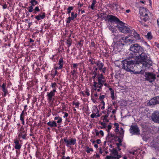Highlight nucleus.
<instances>
[{"mask_svg":"<svg viewBox=\"0 0 159 159\" xmlns=\"http://www.w3.org/2000/svg\"><path fill=\"white\" fill-rule=\"evenodd\" d=\"M89 61L90 62V63L92 64H93V60H92V59H89Z\"/></svg>","mask_w":159,"mask_h":159,"instance_id":"61","label":"nucleus"},{"mask_svg":"<svg viewBox=\"0 0 159 159\" xmlns=\"http://www.w3.org/2000/svg\"><path fill=\"white\" fill-rule=\"evenodd\" d=\"M68 19L70 20H73L74 19V18L73 17H69L68 18Z\"/></svg>","mask_w":159,"mask_h":159,"instance_id":"60","label":"nucleus"},{"mask_svg":"<svg viewBox=\"0 0 159 159\" xmlns=\"http://www.w3.org/2000/svg\"><path fill=\"white\" fill-rule=\"evenodd\" d=\"M139 57L141 60L140 65H142L143 68H145V69H146L152 66V61L151 60H147V57L145 53L142 52L139 54Z\"/></svg>","mask_w":159,"mask_h":159,"instance_id":"2","label":"nucleus"},{"mask_svg":"<svg viewBox=\"0 0 159 159\" xmlns=\"http://www.w3.org/2000/svg\"><path fill=\"white\" fill-rule=\"evenodd\" d=\"M45 17V13H43L42 15H41L40 14L37 16L35 17L36 19L38 20H39L41 19H43Z\"/></svg>","mask_w":159,"mask_h":159,"instance_id":"18","label":"nucleus"},{"mask_svg":"<svg viewBox=\"0 0 159 159\" xmlns=\"http://www.w3.org/2000/svg\"><path fill=\"white\" fill-rule=\"evenodd\" d=\"M103 73H105L106 70V68L105 67L102 68L101 70H100Z\"/></svg>","mask_w":159,"mask_h":159,"instance_id":"46","label":"nucleus"},{"mask_svg":"<svg viewBox=\"0 0 159 159\" xmlns=\"http://www.w3.org/2000/svg\"><path fill=\"white\" fill-rule=\"evenodd\" d=\"M19 137H22L24 139H25L26 133L23 128H21L20 130V133L19 135Z\"/></svg>","mask_w":159,"mask_h":159,"instance_id":"14","label":"nucleus"},{"mask_svg":"<svg viewBox=\"0 0 159 159\" xmlns=\"http://www.w3.org/2000/svg\"><path fill=\"white\" fill-rule=\"evenodd\" d=\"M108 135L109 136H110L111 137H114L115 134L111 133H109Z\"/></svg>","mask_w":159,"mask_h":159,"instance_id":"54","label":"nucleus"},{"mask_svg":"<svg viewBox=\"0 0 159 159\" xmlns=\"http://www.w3.org/2000/svg\"><path fill=\"white\" fill-rule=\"evenodd\" d=\"M104 82H101L100 83L98 82V86L97 87L99 88L100 89H101L102 88V86H103V84Z\"/></svg>","mask_w":159,"mask_h":159,"instance_id":"31","label":"nucleus"},{"mask_svg":"<svg viewBox=\"0 0 159 159\" xmlns=\"http://www.w3.org/2000/svg\"><path fill=\"white\" fill-rule=\"evenodd\" d=\"M71 17H73L74 18V19H75V16H74V12H72L71 13Z\"/></svg>","mask_w":159,"mask_h":159,"instance_id":"59","label":"nucleus"},{"mask_svg":"<svg viewBox=\"0 0 159 159\" xmlns=\"http://www.w3.org/2000/svg\"><path fill=\"white\" fill-rule=\"evenodd\" d=\"M74 104L76 107H78L79 106V102H76L74 103Z\"/></svg>","mask_w":159,"mask_h":159,"instance_id":"53","label":"nucleus"},{"mask_svg":"<svg viewBox=\"0 0 159 159\" xmlns=\"http://www.w3.org/2000/svg\"><path fill=\"white\" fill-rule=\"evenodd\" d=\"M156 98V101L157 104L159 103V96L155 97Z\"/></svg>","mask_w":159,"mask_h":159,"instance_id":"47","label":"nucleus"},{"mask_svg":"<svg viewBox=\"0 0 159 159\" xmlns=\"http://www.w3.org/2000/svg\"><path fill=\"white\" fill-rule=\"evenodd\" d=\"M29 10L28 11L29 12H31L33 11V7L31 6L30 7H29Z\"/></svg>","mask_w":159,"mask_h":159,"instance_id":"38","label":"nucleus"},{"mask_svg":"<svg viewBox=\"0 0 159 159\" xmlns=\"http://www.w3.org/2000/svg\"><path fill=\"white\" fill-rule=\"evenodd\" d=\"M85 93L88 96H89L90 95V93H89V92H88L87 91L85 92Z\"/></svg>","mask_w":159,"mask_h":159,"instance_id":"63","label":"nucleus"},{"mask_svg":"<svg viewBox=\"0 0 159 159\" xmlns=\"http://www.w3.org/2000/svg\"><path fill=\"white\" fill-rule=\"evenodd\" d=\"M105 98L104 95H102L100 96L99 97V99L101 101L103 100V99Z\"/></svg>","mask_w":159,"mask_h":159,"instance_id":"43","label":"nucleus"},{"mask_svg":"<svg viewBox=\"0 0 159 159\" xmlns=\"http://www.w3.org/2000/svg\"><path fill=\"white\" fill-rule=\"evenodd\" d=\"M113 158H114V157L110 156H107L105 158V159H112Z\"/></svg>","mask_w":159,"mask_h":159,"instance_id":"41","label":"nucleus"},{"mask_svg":"<svg viewBox=\"0 0 159 159\" xmlns=\"http://www.w3.org/2000/svg\"><path fill=\"white\" fill-rule=\"evenodd\" d=\"M135 40L134 39L132 40L129 39L127 36L126 37H122L120 39L119 41L117 42L114 45V48L115 49H118L121 48L125 44L122 43V42L126 44H130L134 42Z\"/></svg>","mask_w":159,"mask_h":159,"instance_id":"1","label":"nucleus"},{"mask_svg":"<svg viewBox=\"0 0 159 159\" xmlns=\"http://www.w3.org/2000/svg\"><path fill=\"white\" fill-rule=\"evenodd\" d=\"M64 141L66 143V145L69 147L71 145H74L76 143V140L75 139L71 138L70 139H67L66 138L64 139Z\"/></svg>","mask_w":159,"mask_h":159,"instance_id":"9","label":"nucleus"},{"mask_svg":"<svg viewBox=\"0 0 159 159\" xmlns=\"http://www.w3.org/2000/svg\"><path fill=\"white\" fill-rule=\"evenodd\" d=\"M92 75L93 76H92V78L93 79H94L97 76V73L96 71H94L92 73Z\"/></svg>","mask_w":159,"mask_h":159,"instance_id":"30","label":"nucleus"},{"mask_svg":"<svg viewBox=\"0 0 159 159\" xmlns=\"http://www.w3.org/2000/svg\"><path fill=\"white\" fill-rule=\"evenodd\" d=\"M149 103L151 105H155L157 104V101H156V98H154L153 99H151L149 101Z\"/></svg>","mask_w":159,"mask_h":159,"instance_id":"21","label":"nucleus"},{"mask_svg":"<svg viewBox=\"0 0 159 159\" xmlns=\"http://www.w3.org/2000/svg\"><path fill=\"white\" fill-rule=\"evenodd\" d=\"M107 19L108 21L111 22H119L120 21L115 16L111 15L107 16Z\"/></svg>","mask_w":159,"mask_h":159,"instance_id":"11","label":"nucleus"},{"mask_svg":"<svg viewBox=\"0 0 159 159\" xmlns=\"http://www.w3.org/2000/svg\"><path fill=\"white\" fill-rule=\"evenodd\" d=\"M145 76V80L150 83L154 81L156 79V75L152 72H146Z\"/></svg>","mask_w":159,"mask_h":159,"instance_id":"6","label":"nucleus"},{"mask_svg":"<svg viewBox=\"0 0 159 159\" xmlns=\"http://www.w3.org/2000/svg\"><path fill=\"white\" fill-rule=\"evenodd\" d=\"M56 92V89H53L52 91H51L49 93H48L47 96L48 97V99L49 101H53L54 98L53 97L55 95V93Z\"/></svg>","mask_w":159,"mask_h":159,"instance_id":"13","label":"nucleus"},{"mask_svg":"<svg viewBox=\"0 0 159 159\" xmlns=\"http://www.w3.org/2000/svg\"><path fill=\"white\" fill-rule=\"evenodd\" d=\"M47 124L48 126L52 128L55 127L57 126V123L55 121L52 122L50 121L49 122L47 123Z\"/></svg>","mask_w":159,"mask_h":159,"instance_id":"15","label":"nucleus"},{"mask_svg":"<svg viewBox=\"0 0 159 159\" xmlns=\"http://www.w3.org/2000/svg\"><path fill=\"white\" fill-rule=\"evenodd\" d=\"M34 10L35 11H39L40 10L39 8V7H36L35 8Z\"/></svg>","mask_w":159,"mask_h":159,"instance_id":"52","label":"nucleus"},{"mask_svg":"<svg viewBox=\"0 0 159 159\" xmlns=\"http://www.w3.org/2000/svg\"><path fill=\"white\" fill-rule=\"evenodd\" d=\"M149 13V11L146 8L143 7H141L139 9V13L141 16H147Z\"/></svg>","mask_w":159,"mask_h":159,"instance_id":"12","label":"nucleus"},{"mask_svg":"<svg viewBox=\"0 0 159 159\" xmlns=\"http://www.w3.org/2000/svg\"><path fill=\"white\" fill-rule=\"evenodd\" d=\"M93 149L92 148H88L87 149V150L86 151V152H87V153H89L90 152H92V151H93Z\"/></svg>","mask_w":159,"mask_h":159,"instance_id":"42","label":"nucleus"},{"mask_svg":"<svg viewBox=\"0 0 159 159\" xmlns=\"http://www.w3.org/2000/svg\"><path fill=\"white\" fill-rule=\"evenodd\" d=\"M141 49V47L137 43L132 44L130 48V50L133 53H139V54L140 53L139 51Z\"/></svg>","mask_w":159,"mask_h":159,"instance_id":"7","label":"nucleus"},{"mask_svg":"<svg viewBox=\"0 0 159 159\" xmlns=\"http://www.w3.org/2000/svg\"><path fill=\"white\" fill-rule=\"evenodd\" d=\"M121 129L122 131L120 132V137H122L124 135V131L123 130V129L122 128H121Z\"/></svg>","mask_w":159,"mask_h":159,"instance_id":"40","label":"nucleus"},{"mask_svg":"<svg viewBox=\"0 0 159 159\" xmlns=\"http://www.w3.org/2000/svg\"><path fill=\"white\" fill-rule=\"evenodd\" d=\"M77 70H76V69H74L73 70V71L71 72L72 75H74L75 73L77 71Z\"/></svg>","mask_w":159,"mask_h":159,"instance_id":"45","label":"nucleus"},{"mask_svg":"<svg viewBox=\"0 0 159 159\" xmlns=\"http://www.w3.org/2000/svg\"><path fill=\"white\" fill-rule=\"evenodd\" d=\"M108 128V129L109 130H110L111 129V125H108L107 126Z\"/></svg>","mask_w":159,"mask_h":159,"instance_id":"57","label":"nucleus"},{"mask_svg":"<svg viewBox=\"0 0 159 159\" xmlns=\"http://www.w3.org/2000/svg\"><path fill=\"white\" fill-rule=\"evenodd\" d=\"M60 65V66H59V67H58V69H60L62 68V66L63 65Z\"/></svg>","mask_w":159,"mask_h":159,"instance_id":"64","label":"nucleus"},{"mask_svg":"<svg viewBox=\"0 0 159 159\" xmlns=\"http://www.w3.org/2000/svg\"><path fill=\"white\" fill-rule=\"evenodd\" d=\"M73 9V7H69L67 9L68 13L69 14L71 10Z\"/></svg>","mask_w":159,"mask_h":159,"instance_id":"33","label":"nucleus"},{"mask_svg":"<svg viewBox=\"0 0 159 159\" xmlns=\"http://www.w3.org/2000/svg\"><path fill=\"white\" fill-rule=\"evenodd\" d=\"M95 132L96 133V136H98L99 134V133L98 132V131L97 129H95Z\"/></svg>","mask_w":159,"mask_h":159,"instance_id":"51","label":"nucleus"},{"mask_svg":"<svg viewBox=\"0 0 159 159\" xmlns=\"http://www.w3.org/2000/svg\"><path fill=\"white\" fill-rule=\"evenodd\" d=\"M30 2L31 4V6L33 7L39 3L38 2L36 1V0H31Z\"/></svg>","mask_w":159,"mask_h":159,"instance_id":"23","label":"nucleus"},{"mask_svg":"<svg viewBox=\"0 0 159 159\" xmlns=\"http://www.w3.org/2000/svg\"><path fill=\"white\" fill-rule=\"evenodd\" d=\"M151 118L154 122L159 123V111H154L152 115Z\"/></svg>","mask_w":159,"mask_h":159,"instance_id":"8","label":"nucleus"},{"mask_svg":"<svg viewBox=\"0 0 159 159\" xmlns=\"http://www.w3.org/2000/svg\"><path fill=\"white\" fill-rule=\"evenodd\" d=\"M100 124L101 125L103 126L102 127H101V129H102L103 128H106V125L105 123H103L102 122L100 123Z\"/></svg>","mask_w":159,"mask_h":159,"instance_id":"32","label":"nucleus"},{"mask_svg":"<svg viewBox=\"0 0 159 159\" xmlns=\"http://www.w3.org/2000/svg\"><path fill=\"white\" fill-rule=\"evenodd\" d=\"M133 35L134 38H135L136 39L138 40L140 39L139 34L136 32H134L133 34Z\"/></svg>","mask_w":159,"mask_h":159,"instance_id":"24","label":"nucleus"},{"mask_svg":"<svg viewBox=\"0 0 159 159\" xmlns=\"http://www.w3.org/2000/svg\"><path fill=\"white\" fill-rule=\"evenodd\" d=\"M115 125H117V126H116V128L115 129V131L116 132H117L119 130V129H118V128H119L118 124V123H115Z\"/></svg>","mask_w":159,"mask_h":159,"instance_id":"39","label":"nucleus"},{"mask_svg":"<svg viewBox=\"0 0 159 159\" xmlns=\"http://www.w3.org/2000/svg\"><path fill=\"white\" fill-rule=\"evenodd\" d=\"M66 43L67 44H69L68 47H69L71 45V43L69 40H67V41Z\"/></svg>","mask_w":159,"mask_h":159,"instance_id":"48","label":"nucleus"},{"mask_svg":"<svg viewBox=\"0 0 159 159\" xmlns=\"http://www.w3.org/2000/svg\"><path fill=\"white\" fill-rule=\"evenodd\" d=\"M96 65L98 68V69L100 70H101L103 66V64L102 63H101L100 62L95 63Z\"/></svg>","mask_w":159,"mask_h":159,"instance_id":"20","label":"nucleus"},{"mask_svg":"<svg viewBox=\"0 0 159 159\" xmlns=\"http://www.w3.org/2000/svg\"><path fill=\"white\" fill-rule=\"evenodd\" d=\"M52 88L54 89H56V87H57V86L56 84V83H53L52 84Z\"/></svg>","mask_w":159,"mask_h":159,"instance_id":"34","label":"nucleus"},{"mask_svg":"<svg viewBox=\"0 0 159 159\" xmlns=\"http://www.w3.org/2000/svg\"><path fill=\"white\" fill-rule=\"evenodd\" d=\"M98 83H100L101 82H104V80H102V79H103L104 78L103 77V76L102 74H101L100 75H99L98 76Z\"/></svg>","mask_w":159,"mask_h":159,"instance_id":"19","label":"nucleus"},{"mask_svg":"<svg viewBox=\"0 0 159 159\" xmlns=\"http://www.w3.org/2000/svg\"><path fill=\"white\" fill-rule=\"evenodd\" d=\"M24 111H22L21 114H20V120H21L22 121L23 123H24Z\"/></svg>","mask_w":159,"mask_h":159,"instance_id":"26","label":"nucleus"},{"mask_svg":"<svg viewBox=\"0 0 159 159\" xmlns=\"http://www.w3.org/2000/svg\"><path fill=\"white\" fill-rule=\"evenodd\" d=\"M96 2V0H93L91 6L90 7V8L92 10H93L94 9V7L95 4Z\"/></svg>","mask_w":159,"mask_h":159,"instance_id":"28","label":"nucleus"},{"mask_svg":"<svg viewBox=\"0 0 159 159\" xmlns=\"http://www.w3.org/2000/svg\"><path fill=\"white\" fill-rule=\"evenodd\" d=\"M63 61L62 58H60L59 59V64L63 65Z\"/></svg>","mask_w":159,"mask_h":159,"instance_id":"35","label":"nucleus"},{"mask_svg":"<svg viewBox=\"0 0 159 159\" xmlns=\"http://www.w3.org/2000/svg\"><path fill=\"white\" fill-rule=\"evenodd\" d=\"M108 115H105L104 116V118L103 119V120L104 122H109L108 120L107 119V117H108Z\"/></svg>","mask_w":159,"mask_h":159,"instance_id":"29","label":"nucleus"},{"mask_svg":"<svg viewBox=\"0 0 159 159\" xmlns=\"http://www.w3.org/2000/svg\"><path fill=\"white\" fill-rule=\"evenodd\" d=\"M142 65H140V63L136 65V66H135V67H134V70H133L131 71V72H132L134 74H143L145 70L146 69H145V68H142L143 69V71L140 67Z\"/></svg>","mask_w":159,"mask_h":159,"instance_id":"5","label":"nucleus"},{"mask_svg":"<svg viewBox=\"0 0 159 159\" xmlns=\"http://www.w3.org/2000/svg\"><path fill=\"white\" fill-rule=\"evenodd\" d=\"M15 145V148L16 149H19L21 148V146L19 144V142L18 140H15L14 142Z\"/></svg>","mask_w":159,"mask_h":159,"instance_id":"17","label":"nucleus"},{"mask_svg":"<svg viewBox=\"0 0 159 159\" xmlns=\"http://www.w3.org/2000/svg\"><path fill=\"white\" fill-rule=\"evenodd\" d=\"M142 20L144 22H146L149 19V16L148 15H147V16H143Z\"/></svg>","mask_w":159,"mask_h":159,"instance_id":"27","label":"nucleus"},{"mask_svg":"<svg viewBox=\"0 0 159 159\" xmlns=\"http://www.w3.org/2000/svg\"><path fill=\"white\" fill-rule=\"evenodd\" d=\"M140 22L141 23V24L143 25L146 27H147L148 25H147L145 24H143V23L141 21H140Z\"/></svg>","mask_w":159,"mask_h":159,"instance_id":"62","label":"nucleus"},{"mask_svg":"<svg viewBox=\"0 0 159 159\" xmlns=\"http://www.w3.org/2000/svg\"><path fill=\"white\" fill-rule=\"evenodd\" d=\"M112 152L115 156H117V157H114V158L115 159H119V158L121 157L120 155H118V152L116 150L114 149L112 150Z\"/></svg>","mask_w":159,"mask_h":159,"instance_id":"16","label":"nucleus"},{"mask_svg":"<svg viewBox=\"0 0 159 159\" xmlns=\"http://www.w3.org/2000/svg\"><path fill=\"white\" fill-rule=\"evenodd\" d=\"M99 133H100V134L102 136H103L104 133L102 130H100L99 132Z\"/></svg>","mask_w":159,"mask_h":159,"instance_id":"55","label":"nucleus"},{"mask_svg":"<svg viewBox=\"0 0 159 159\" xmlns=\"http://www.w3.org/2000/svg\"><path fill=\"white\" fill-rule=\"evenodd\" d=\"M78 66V64L77 63H74L73 64V69H76V70H77V67Z\"/></svg>","mask_w":159,"mask_h":159,"instance_id":"37","label":"nucleus"},{"mask_svg":"<svg viewBox=\"0 0 159 159\" xmlns=\"http://www.w3.org/2000/svg\"><path fill=\"white\" fill-rule=\"evenodd\" d=\"M90 116L92 118H93L95 117H96V115L95 113H93Z\"/></svg>","mask_w":159,"mask_h":159,"instance_id":"44","label":"nucleus"},{"mask_svg":"<svg viewBox=\"0 0 159 159\" xmlns=\"http://www.w3.org/2000/svg\"><path fill=\"white\" fill-rule=\"evenodd\" d=\"M68 114L67 113L65 112V115L64 116V117H67L68 116Z\"/></svg>","mask_w":159,"mask_h":159,"instance_id":"58","label":"nucleus"},{"mask_svg":"<svg viewBox=\"0 0 159 159\" xmlns=\"http://www.w3.org/2000/svg\"><path fill=\"white\" fill-rule=\"evenodd\" d=\"M111 97L112 100L114 99V92L113 91H111Z\"/></svg>","mask_w":159,"mask_h":159,"instance_id":"36","label":"nucleus"},{"mask_svg":"<svg viewBox=\"0 0 159 159\" xmlns=\"http://www.w3.org/2000/svg\"><path fill=\"white\" fill-rule=\"evenodd\" d=\"M118 141H119V143H117L116 144L118 146L119 145H121V141L120 139H118Z\"/></svg>","mask_w":159,"mask_h":159,"instance_id":"49","label":"nucleus"},{"mask_svg":"<svg viewBox=\"0 0 159 159\" xmlns=\"http://www.w3.org/2000/svg\"><path fill=\"white\" fill-rule=\"evenodd\" d=\"M62 120L61 118L60 117L57 121L58 123H60L62 122Z\"/></svg>","mask_w":159,"mask_h":159,"instance_id":"50","label":"nucleus"},{"mask_svg":"<svg viewBox=\"0 0 159 159\" xmlns=\"http://www.w3.org/2000/svg\"><path fill=\"white\" fill-rule=\"evenodd\" d=\"M5 85L4 84H3L2 85V91L4 93V96H5L6 95L7 93V89H5Z\"/></svg>","mask_w":159,"mask_h":159,"instance_id":"22","label":"nucleus"},{"mask_svg":"<svg viewBox=\"0 0 159 159\" xmlns=\"http://www.w3.org/2000/svg\"><path fill=\"white\" fill-rule=\"evenodd\" d=\"M97 143L98 144H100L101 143V140L100 139H98L97 140Z\"/></svg>","mask_w":159,"mask_h":159,"instance_id":"56","label":"nucleus"},{"mask_svg":"<svg viewBox=\"0 0 159 159\" xmlns=\"http://www.w3.org/2000/svg\"><path fill=\"white\" fill-rule=\"evenodd\" d=\"M130 133L132 134L139 135V129L136 125H131L130 129Z\"/></svg>","mask_w":159,"mask_h":159,"instance_id":"10","label":"nucleus"},{"mask_svg":"<svg viewBox=\"0 0 159 159\" xmlns=\"http://www.w3.org/2000/svg\"><path fill=\"white\" fill-rule=\"evenodd\" d=\"M120 23L117 25L119 30L121 32L124 33H129L131 31L129 29L127 26H125L124 23L120 21Z\"/></svg>","mask_w":159,"mask_h":159,"instance_id":"4","label":"nucleus"},{"mask_svg":"<svg viewBox=\"0 0 159 159\" xmlns=\"http://www.w3.org/2000/svg\"><path fill=\"white\" fill-rule=\"evenodd\" d=\"M122 68L127 71H130L133 70L135 65L134 62L132 60L128 61L125 60L122 62Z\"/></svg>","mask_w":159,"mask_h":159,"instance_id":"3","label":"nucleus"},{"mask_svg":"<svg viewBox=\"0 0 159 159\" xmlns=\"http://www.w3.org/2000/svg\"><path fill=\"white\" fill-rule=\"evenodd\" d=\"M145 37L148 39H151L152 38L151 33L150 32L147 33V34L145 35Z\"/></svg>","mask_w":159,"mask_h":159,"instance_id":"25","label":"nucleus"}]
</instances>
